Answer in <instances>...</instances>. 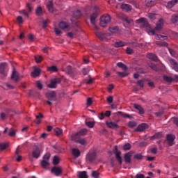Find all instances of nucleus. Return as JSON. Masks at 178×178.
I'll return each mask as SVG.
<instances>
[{"label": "nucleus", "mask_w": 178, "mask_h": 178, "mask_svg": "<svg viewBox=\"0 0 178 178\" xmlns=\"http://www.w3.org/2000/svg\"><path fill=\"white\" fill-rule=\"evenodd\" d=\"M43 13H44V10H42V7L38 6L35 11L37 16H42Z\"/></svg>", "instance_id": "c756f323"}, {"label": "nucleus", "mask_w": 178, "mask_h": 178, "mask_svg": "<svg viewBox=\"0 0 178 178\" xmlns=\"http://www.w3.org/2000/svg\"><path fill=\"white\" fill-rule=\"evenodd\" d=\"M125 45H126V42H122V41L115 42L113 44V46L115 48H120L121 47H124Z\"/></svg>", "instance_id": "a878e982"}, {"label": "nucleus", "mask_w": 178, "mask_h": 178, "mask_svg": "<svg viewBox=\"0 0 178 178\" xmlns=\"http://www.w3.org/2000/svg\"><path fill=\"white\" fill-rule=\"evenodd\" d=\"M151 152L155 155L158 154V149L156 147H152L151 149Z\"/></svg>", "instance_id": "e2e57ef3"}, {"label": "nucleus", "mask_w": 178, "mask_h": 178, "mask_svg": "<svg viewBox=\"0 0 178 178\" xmlns=\"http://www.w3.org/2000/svg\"><path fill=\"white\" fill-rule=\"evenodd\" d=\"M51 157V154L49 153H47L43 156V160L41 162V165L44 169H47V166L49 165V158Z\"/></svg>", "instance_id": "423d86ee"}, {"label": "nucleus", "mask_w": 178, "mask_h": 178, "mask_svg": "<svg viewBox=\"0 0 178 178\" xmlns=\"http://www.w3.org/2000/svg\"><path fill=\"white\" fill-rule=\"evenodd\" d=\"M86 124L88 126V127H90L92 129V127H94V125L95 124V122H86Z\"/></svg>", "instance_id": "3c124183"}, {"label": "nucleus", "mask_w": 178, "mask_h": 178, "mask_svg": "<svg viewBox=\"0 0 178 178\" xmlns=\"http://www.w3.org/2000/svg\"><path fill=\"white\" fill-rule=\"evenodd\" d=\"M135 23L136 24H140V27H143V29H147V31H149L151 30V26L148 24V22H147V19L145 18H140L139 19L136 20Z\"/></svg>", "instance_id": "7ed1b4c3"}, {"label": "nucleus", "mask_w": 178, "mask_h": 178, "mask_svg": "<svg viewBox=\"0 0 178 178\" xmlns=\"http://www.w3.org/2000/svg\"><path fill=\"white\" fill-rule=\"evenodd\" d=\"M70 138L72 140V141H75V143H77L79 141V138H80V136H79V134L75 133L70 135Z\"/></svg>", "instance_id": "6ab92c4d"}, {"label": "nucleus", "mask_w": 178, "mask_h": 178, "mask_svg": "<svg viewBox=\"0 0 178 178\" xmlns=\"http://www.w3.org/2000/svg\"><path fill=\"white\" fill-rule=\"evenodd\" d=\"M131 148V145H130L129 143L125 144L123 147V149L124 151H129V149H130Z\"/></svg>", "instance_id": "de8ad7c7"}, {"label": "nucleus", "mask_w": 178, "mask_h": 178, "mask_svg": "<svg viewBox=\"0 0 178 178\" xmlns=\"http://www.w3.org/2000/svg\"><path fill=\"white\" fill-rule=\"evenodd\" d=\"M8 64L6 63H2L0 65V74L3 75V76H6L8 74Z\"/></svg>", "instance_id": "6e6552de"}, {"label": "nucleus", "mask_w": 178, "mask_h": 178, "mask_svg": "<svg viewBox=\"0 0 178 178\" xmlns=\"http://www.w3.org/2000/svg\"><path fill=\"white\" fill-rule=\"evenodd\" d=\"M106 124L107 127H109V129H118L119 128V125L118 124H116L115 122H113L106 121Z\"/></svg>", "instance_id": "4468645a"}, {"label": "nucleus", "mask_w": 178, "mask_h": 178, "mask_svg": "<svg viewBox=\"0 0 178 178\" xmlns=\"http://www.w3.org/2000/svg\"><path fill=\"white\" fill-rule=\"evenodd\" d=\"M74 17H80L81 16V12L80 10H76L73 13Z\"/></svg>", "instance_id": "09e8293b"}, {"label": "nucleus", "mask_w": 178, "mask_h": 178, "mask_svg": "<svg viewBox=\"0 0 178 178\" xmlns=\"http://www.w3.org/2000/svg\"><path fill=\"white\" fill-rule=\"evenodd\" d=\"M97 17H98V13H93L90 17V22L93 26L95 25V20Z\"/></svg>", "instance_id": "c85d7f7f"}, {"label": "nucleus", "mask_w": 178, "mask_h": 178, "mask_svg": "<svg viewBox=\"0 0 178 178\" xmlns=\"http://www.w3.org/2000/svg\"><path fill=\"white\" fill-rule=\"evenodd\" d=\"M175 138H176V136H175V135L170 134L167 136V141L169 145H173V141H175Z\"/></svg>", "instance_id": "dca6fc26"}, {"label": "nucleus", "mask_w": 178, "mask_h": 178, "mask_svg": "<svg viewBox=\"0 0 178 178\" xmlns=\"http://www.w3.org/2000/svg\"><path fill=\"white\" fill-rule=\"evenodd\" d=\"M124 161L127 163H130L131 162V153L129 152L124 155Z\"/></svg>", "instance_id": "bb28decb"}, {"label": "nucleus", "mask_w": 178, "mask_h": 178, "mask_svg": "<svg viewBox=\"0 0 178 178\" xmlns=\"http://www.w3.org/2000/svg\"><path fill=\"white\" fill-rule=\"evenodd\" d=\"M33 69H34V71L31 72L32 77H38V76H40V74L41 73V70L35 67H33Z\"/></svg>", "instance_id": "f3484780"}, {"label": "nucleus", "mask_w": 178, "mask_h": 178, "mask_svg": "<svg viewBox=\"0 0 178 178\" xmlns=\"http://www.w3.org/2000/svg\"><path fill=\"white\" fill-rule=\"evenodd\" d=\"M54 133L56 136H62V134H63V131L60 128H55Z\"/></svg>", "instance_id": "f704fd0d"}, {"label": "nucleus", "mask_w": 178, "mask_h": 178, "mask_svg": "<svg viewBox=\"0 0 178 178\" xmlns=\"http://www.w3.org/2000/svg\"><path fill=\"white\" fill-rule=\"evenodd\" d=\"M157 44L161 45V47H168V42H159Z\"/></svg>", "instance_id": "69168bd1"}, {"label": "nucleus", "mask_w": 178, "mask_h": 178, "mask_svg": "<svg viewBox=\"0 0 178 178\" xmlns=\"http://www.w3.org/2000/svg\"><path fill=\"white\" fill-rule=\"evenodd\" d=\"M35 60L36 63H40V62L42 60V56H35Z\"/></svg>", "instance_id": "37998d69"}, {"label": "nucleus", "mask_w": 178, "mask_h": 178, "mask_svg": "<svg viewBox=\"0 0 178 178\" xmlns=\"http://www.w3.org/2000/svg\"><path fill=\"white\" fill-rule=\"evenodd\" d=\"M46 97L48 99V105H52V102H54V101H56V92L55 91L47 92Z\"/></svg>", "instance_id": "20e7f679"}, {"label": "nucleus", "mask_w": 178, "mask_h": 178, "mask_svg": "<svg viewBox=\"0 0 178 178\" xmlns=\"http://www.w3.org/2000/svg\"><path fill=\"white\" fill-rule=\"evenodd\" d=\"M148 127L147 124H141L136 128V131H144Z\"/></svg>", "instance_id": "5701e85b"}, {"label": "nucleus", "mask_w": 178, "mask_h": 178, "mask_svg": "<svg viewBox=\"0 0 178 178\" xmlns=\"http://www.w3.org/2000/svg\"><path fill=\"white\" fill-rule=\"evenodd\" d=\"M49 72H51V73H54V72H58V67L55 65H53L51 67H48Z\"/></svg>", "instance_id": "58836bf2"}, {"label": "nucleus", "mask_w": 178, "mask_h": 178, "mask_svg": "<svg viewBox=\"0 0 178 178\" xmlns=\"http://www.w3.org/2000/svg\"><path fill=\"white\" fill-rule=\"evenodd\" d=\"M42 119H44V115H42L41 113H39L38 115H36V120H35L34 122L36 123V124H40L41 120Z\"/></svg>", "instance_id": "b1692460"}, {"label": "nucleus", "mask_w": 178, "mask_h": 178, "mask_svg": "<svg viewBox=\"0 0 178 178\" xmlns=\"http://www.w3.org/2000/svg\"><path fill=\"white\" fill-rule=\"evenodd\" d=\"M107 102L108 104H112L113 102V97L109 96L108 97H107Z\"/></svg>", "instance_id": "680f3d73"}, {"label": "nucleus", "mask_w": 178, "mask_h": 178, "mask_svg": "<svg viewBox=\"0 0 178 178\" xmlns=\"http://www.w3.org/2000/svg\"><path fill=\"white\" fill-rule=\"evenodd\" d=\"M41 152L42 151L40 149H39L38 148H36L33 151L32 155L33 158L38 159L40 158V155H41Z\"/></svg>", "instance_id": "a211bd4d"}, {"label": "nucleus", "mask_w": 178, "mask_h": 178, "mask_svg": "<svg viewBox=\"0 0 178 178\" xmlns=\"http://www.w3.org/2000/svg\"><path fill=\"white\" fill-rule=\"evenodd\" d=\"M17 20L19 23V24H22V23H23V17L19 16L17 17Z\"/></svg>", "instance_id": "338daca9"}, {"label": "nucleus", "mask_w": 178, "mask_h": 178, "mask_svg": "<svg viewBox=\"0 0 178 178\" xmlns=\"http://www.w3.org/2000/svg\"><path fill=\"white\" fill-rule=\"evenodd\" d=\"M121 9H122V10H126V12H130L131 11L132 8L131 5L124 3L121 5Z\"/></svg>", "instance_id": "aec40b11"}, {"label": "nucleus", "mask_w": 178, "mask_h": 178, "mask_svg": "<svg viewBox=\"0 0 178 178\" xmlns=\"http://www.w3.org/2000/svg\"><path fill=\"white\" fill-rule=\"evenodd\" d=\"M111 20H112L111 15L106 14L100 18L99 26L101 27H106L111 23Z\"/></svg>", "instance_id": "f257e3e1"}, {"label": "nucleus", "mask_w": 178, "mask_h": 178, "mask_svg": "<svg viewBox=\"0 0 178 178\" xmlns=\"http://www.w3.org/2000/svg\"><path fill=\"white\" fill-rule=\"evenodd\" d=\"M170 67L175 70V72H178V63L177 61L173 59L169 60Z\"/></svg>", "instance_id": "9b49d317"}, {"label": "nucleus", "mask_w": 178, "mask_h": 178, "mask_svg": "<svg viewBox=\"0 0 178 178\" xmlns=\"http://www.w3.org/2000/svg\"><path fill=\"white\" fill-rule=\"evenodd\" d=\"M117 66L118 67H121V69H123V70H127V67L124 65V64H123L122 63H118L117 64Z\"/></svg>", "instance_id": "c03bdc74"}, {"label": "nucleus", "mask_w": 178, "mask_h": 178, "mask_svg": "<svg viewBox=\"0 0 178 178\" xmlns=\"http://www.w3.org/2000/svg\"><path fill=\"white\" fill-rule=\"evenodd\" d=\"M9 136H10V137H15V136H16V131L13 129H11L9 132Z\"/></svg>", "instance_id": "603ef678"}, {"label": "nucleus", "mask_w": 178, "mask_h": 178, "mask_svg": "<svg viewBox=\"0 0 178 178\" xmlns=\"http://www.w3.org/2000/svg\"><path fill=\"white\" fill-rule=\"evenodd\" d=\"M26 7H27V9H28V13H31V10H33V7L31 6V4L28 3L26 4Z\"/></svg>", "instance_id": "6e6d98bb"}, {"label": "nucleus", "mask_w": 178, "mask_h": 178, "mask_svg": "<svg viewBox=\"0 0 178 178\" xmlns=\"http://www.w3.org/2000/svg\"><path fill=\"white\" fill-rule=\"evenodd\" d=\"M115 158H116L117 161H118L119 163H120V165H122V156H120V152H115Z\"/></svg>", "instance_id": "72a5a7b5"}, {"label": "nucleus", "mask_w": 178, "mask_h": 178, "mask_svg": "<svg viewBox=\"0 0 178 178\" xmlns=\"http://www.w3.org/2000/svg\"><path fill=\"white\" fill-rule=\"evenodd\" d=\"M60 162V159L58 156H55L53 159V163L54 165H58Z\"/></svg>", "instance_id": "ea45409f"}, {"label": "nucleus", "mask_w": 178, "mask_h": 178, "mask_svg": "<svg viewBox=\"0 0 178 178\" xmlns=\"http://www.w3.org/2000/svg\"><path fill=\"white\" fill-rule=\"evenodd\" d=\"M126 52L128 55H131V54H133L134 51L132 50L131 48L130 47H127V50H126Z\"/></svg>", "instance_id": "bf43d9fd"}, {"label": "nucleus", "mask_w": 178, "mask_h": 178, "mask_svg": "<svg viewBox=\"0 0 178 178\" xmlns=\"http://www.w3.org/2000/svg\"><path fill=\"white\" fill-rule=\"evenodd\" d=\"M47 8L50 13H55L56 12V9L54 8V6L51 1L47 4Z\"/></svg>", "instance_id": "393cba45"}, {"label": "nucleus", "mask_w": 178, "mask_h": 178, "mask_svg": "<svg viewBox=\"0 0 178 178\" xmlns=\"http://www.w3.org/2000/svg\"><path fill=\"white\" fill-rule=\"evenodd\" d=\"M163 79H164L165 81H167V83H172V81H175V79L170 76H164Z\"/></svg>", "instance_id": "4c0bfd02"}, {"label": "nucleus", "mask_w": 178, "mask_h": 178, "mask_svg": "<svg viewBox=\"0 0 178 178\" xmlns=\"http://www.w3.org/2000/svg\"><path fill=\"white\" fill-rule=\"evenodd\" d=\"M134 108H135V109L138 111V113L140 115H144V113H145L144 108L141 106H140V104H134Z\"/></svg>", "instance_id": "2eb2a0df"}, {"label": "nucleus", "mask_w": 178, "mask_h": 178, "mask_svg": "<svg viewBox=\"0 0 178 178\" xmlns=\"http://www.w3.org/2000/svg\"><path fill=\"white\" fill-rule=\"evenodd\" d=\"M156 40H168V36L162 35H155Z\"/></svg>", "instance_id": "c9c22d12"}, {"label": "nucleus", "mask_w": 178, "mask_h": 178, "mask_svg": "<svg viewBox=\"0 0 178 178\" xmlns=\"http://www.w3.org/2000/svg\"><path fill=\"white\" fill-rule=\"evenodd\" d=\"M9 147L8 143H0V149L3 150L6 149Z\"/></svg>", "instance_id": "79ce46f5"}, {"label": "nucleus", "mask_w": 178, "mask_h": 178, "mask_svg": "<svg viewBox=\"0 0 178 178\" xmlns=\"http://www.w3.org/2000/svg\"><path fill=\"white\" fill-rule=\"evenodd\" d=\"M92 176L94 178H99V172H98V171H92Z\"/></svg>", "instance_id": "8fccbe9b"}, {"label": "nucleus", "mask_w": 178, "mask_h": 178, "mask_svg": "<svg viewBox=\"0 0 178 178\" xmlns=\"http://www.w3.org/2000/svg\"><path fill=\"white\" fill-rule=\"evenodd\" d=\"M162 27H163V19H160L157 22L154 30H151L150 29H149V31H147V33L149 34V35H154L155 34V31H159V30H161Z\"/></svg>", "instance_id": "f03ea898"}, {"label": "nucleus", "mask_w": 178, "mask_h": 178, "mask_svg": "<svg viewBox=\"0 0 178 178\" xmlns=\"http://www.w3.org/2000/svg\"><path fill=\"white\" fill-rule=\"evenodd\" d=\"M59 27L61 30H65V31H69V30H70V26L65 22H60Z\"/></svg>", "instance_id": "9d476101"}, {"label": "nucleus", "mask_w": 178, "mask_h": 178, "mask_svg": "<svg viewBox=\"0 0 178 178\" xmlns=\"http://www.w3.org/2000/svg\"><path fill=\"white\" fill-rule=\"evenodd\" d=\"M11 79L13 80H15V81H17L18 80H20V75H19V72H17L15 68H13V74H12Z\"/></svg>", "instance_id": "ddd939ff"}, {"label": "nucleus", "mask_w": 178, "mask_h": 178, "mask_svg": "<svg viewBox=\"0 0 178 178\" xmlns=\"http://www.w3.org/2000/svg\"><path fill=\"white\" fill-rule=\"evenodd\" d=\"M79 137H81V136H86L87 134V129H81L80 131L77 132Z\"/></svg>", "instance_id": "a19ab883"}, {"label": "nucleus", "mask_w": 178, "mask_h": 178, "mask_svg": "<svg viewBox=\"0 0 178 178\" xmlns=\"http://www.w3.org/2000/svg\"><path fill=\"white\" fill-rule=\"evenodd\" d=\"M76 143H79V144H80L81 145H87V140H86L85 138H80L77 140Z\"/></svg>", "instance_id": "473e14b6"}, {"label": "nucleus", "mask_w": 178, "mask_h": 178, "mask_svg": "<svg viewBox=\"0 0 178 178\" xmlns=\"http://www.w3.org/2000/svg\"><path fill=\"white\" fill-rule=\"evenodd\" d=\"M128 126L129 127H136V126H137V122H134V121H130L129 123H128Z\"/></svg>", "instance_id": "49530a36"}, {"label": "nucleus", "mask_w": 178, "mask_h": 178, "mask_svg": "<svg viewBox=\"0 0 178 178\" xmlns=\"http://www.w3.org/2000/svg\"><path fill=\"white\" fill-rule=\"evenodd\" d=\"M147 58L150 60H154V62L158 61V56L156 55L149 53L147 55Z\"/></svg>", "instance_id": "4be33fe9"}, {"label": "nucleus", "mask_w": 178, "mask_h": 178, "mask_svg": "<svg viewBox=\"0 0 178 178\" xmlns=\"http://www.w3.org/2000/svg\"><path fill=\"white\" fill-rule=\"evenodd\" d=\"M67 72L68 74H73V69L70 65L67 67Z\"/></svg>", "instance_id": "864d4df0"}, {"label": "nucleus", "mask_w": 178, "mask_h": 178, "mask_svg": "<svg viewBox=\"0 0 178 178\" xmlns=\"http://www.w3.org/2000/svg\"><path fill=\"white\" fill-rule=\"evenodd\" d=\"M20 15H24V16H26V17H29V13L26 12V10H22L19 11Z\"/></svg>", "instance_id": "13d9d810"}, {"label": "nucleus", "mask_w": 178, "mask_h": 178, "mask_svg": "<svg viewBox=\"0 0 178 178\" xmlns=\"http://www.w3.org/2000/svg\"><path fill=\"white\" fill-rule=\"evenodd\" d=\"M54 31L56 35H60V34H62V31L58 28H54Z\"/></svg>", "instance_id": "052dcab7"}, {"label": "nucleus", "mask_w": 178, "mask_h": 178, "mask_svg": "<svg viewBox=\"0 0 178 178\" xmlns=\"http://www.w3.org/2000/svg\"><path fill=\"white\" fill-rule=\"evenodd\" d=\"M86 162L87 163H92L95 159V153H89L86 155Z\"/></svg>", "instance_id": "1a4fd4ad"}, {"label": "nucleus", "mask_w": 178, "mask_h": 178, "mask_svg": "<svg viewBox=\"0 0 178 178\" xmlns=\"http://www.w3.org/2000/svg\"><path fill=\"white\" fill-rule=\"evenodd\" d=\"M86 104L88 106H91V105H92V99L91 97L88 98Z\"/></svg>", "instance_id": "5fc2aeb1"}, {"label": "nucleus", "mask_w": 178, "mask_h": 178, "mask_svg": "<svg viewBox=\"0 0 178 178\" xmlns=\"http://www.w3.org/2000/svg\"><path fill=\"white\" fill-rule=\"evenodd\" d=\"M80 154H81V152L79 149H76V148L72 149V155H74L75 158H79V156H80Z\"/></svg>", "instance_id": "cd10ccee"}, {"label": "nucleus", "mask_w": 178, "mask_h": 178, "mask_svg": "<svg viewBox=\"0 0 178 178\" xmlns=\"http://www.w3.org/2000/svg\"><path fill=\"white\" fill-rule=\"evenodd\" d=\"M145 176L143 174H137L136 178H144Z\"/></svg>", "instance_id": "774afa93"}, {"label": "nucleus", "mask_w": 178, "mask_h": 178, "mask_svg": "<svg viewBox=\"0 0 178 178\" xmlns=\"http://www.w3.org/2000/svg\"><path fill=\"white\" fill-rule=\"evenodd\" d=\"M108 31L110 33V35L111 34H116L118 33H119V28L118 26H113V27H110L108 28Z\"/></svg>", "instance_id": "412c9836"}, {"label": "nucleus", "mask_w": 178, "mask_h": 178, "mask_svg": "<svg viewBox=\"0 0 178 178\" xmlns=\"http://www.w3.org/2000/svg\"><path fill=\"white\" fill-rule=\"evenodd\" d=\"M171 22L172 23H173L174 24H175V23L178 22V15H174L172 16V19H171Z\"/></svg>", "instance_id": "e433bc0d"}, {"label": "nucleus", "mask_w": 178, "mask_h": 178, "mask_svg": "<svg viewBox=\"0 0 178 178\" xmlns=\"http://www.w3.org/2000/svg\"><path fill=\"white\" fill-rule=\"evenodd\" d=\"M117 74H118L120 77H126L127 76H128L129 74L127 72H117Z\"/></svg>", "instance_id": "a18cd8bd"}, {"label": "nucleus", "mask_w": 178, "mask_h": 178, "mask_svg": "<svg viewBox=\"0 0 178 178\" xmlns=\"http://www.w3.org/2000/svg\"><path fill=\"white\" fill-rule=\"evenodd\" d=\"M61 81L62 80L60 78H54L51 80V82L47 85V87H49V88H56L58 84H60Z\"/></svg>", "instance_id": "39448f33"}, {"label": "nucleus", "mask_w": 178, "mask_h": 178, "mask_svg": "<svg viewBox=\"0 0 178 178\" xmlns=\"http://www.w3.org/2000/svg\"><path fill=\"white\" fill-rule=\"evenodd\" d=\"M51 172L55 175V176H60L62 175V168L54 167L51 169Z\"/></svg>", "instance_id": "f8f14e48"}, {"label": "nucleus", "mask_w": 178, "mask_h": 178, "mask_svg": "<svg viewBox=\"0 0 178 178\" xmlns=\"http://www.w3.org/2000/svg\"><path fill=\"white\" fill-rule=\"evenodd\" d=\"M90 72V70L88 68H83L82 70V73L84 74V76H86V74H88V72Z\"/></svg>", "instance_id": "4d7b16f0"}, {"label": "nucleus", "mask_w": 178, "mask_h": 178, "mask_svg": "<svg viewBox=\"0 0 178 178\" xmlns=\"http://www.w3.org/2000/svg\"><path fill=\"white\" fill-rule=\"evenodd\" d=\"M108 33H104V32H97L96 33V36L100 39L102 41H108V37H109Z\"/></svg>", "instance_id": "0eeeda50"}, {"label": "nucleus", "mask_w": 178, "mask_h": 178, "mask_svg": "<svg viewBox=\"0 0 178 178\" xmlns=\"http://www.w3.org/2000/svg\"><path fill=\"white\" fill-rule=\"evenodd\" d=\"M78 176L79 178H88V175H87V172L86 171L78 172Z\"/></svg>", "instance_id": "7c9ffc66"}, {"label": "nucleus", "mask_w": 178, "mask_h": 178, "mask_svg": "<svg viewBox=\"0 0 178 178\" xmlns=\"http://www.w3.org/2000/svg\"><path fill=\"white\" fill-rule=\"evenodd\" d=\"M137 83L139 87H141L142 88L144 87V80H140Z\"/></svg>", "instance_id": "0e129e2a"}, {"label": "nucleus", "mask_w": 178, "mask_h": 178, "mask_svg": "<svg viewBox=\"0 0 178 178\" xmlns=\"http://www.w3.org/2000/svg\"><path fill=\"white\" fill-rule=\"evenodd\" d=\"M156 1V0H146V6H147V8L153 6V5L155 4Z\"/></svg>", "instance_id": "2f4dec72"}]
</instances>
